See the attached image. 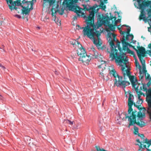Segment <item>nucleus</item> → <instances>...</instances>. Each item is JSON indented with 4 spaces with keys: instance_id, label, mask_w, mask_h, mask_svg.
<instances>
[{
    "instance_id": "obj_6",
    "label": "nucleus",
    "mask_w": 151,
    "mask_h": 151,
    "mask_svg": "<svg viewBox=\"0 0 151 151\" xmlns=\"http://www.w3.org/2000/svg\"><path fill=\"white\" fill-rule=\"evenodd\" d=\"M70 44L73 45V47L76 48L77 47L79 48L78 54L80 58L79 60L84 63L85 60V49L81 45L80 43L75 40H72L70 41Z\"/></svg>"
},
{
    "instance_id": "obj_20",
    "label": "nucleus",
    "mask_w": 151,
    "mask_h": 151,
    "mask_svg": "<svg viewBox=\"0 0 151 151\" xmlns=\"http://www.w3.org/2000/svg\"><path fill=\"white\" fill-rule=\"evenodd\" d=\"M135 124H137L141 127H143L145 125V123L143 121L142 118L137 119V120L136 119V123H135Z\"/></svg>"
},
{
    "instance_id": "obj_41",
    "label": "nucleus",
    "mask_w": 151,
    "mask_h": 151,
    "mask_svg": "<svg viewBox=\"0 0 151 151\" xmlns=\"http://www.w3.org/2000/svg\"><path fill=\"white\" fill-rule=\"evenodd\" d=\"M136 67H137L139 69V70H141V66L140 65L138 62H136Z\"/></svg>"
},
{
    "instance_id": "obj_50",
    "label": "nucleus",
    "mask_w": 151,
    "mask_h": 151,
    "mask_svg": "<svg viewBox=\"0 0 151 151\" xmlns=\"http://www.w3.org/2000/svg\"><path fill=\"white\" fill-rule=\"evenodd\" d=\"M148 47L151 50V44L150 43L148 45Z\"/></svg>"
},
{
    "instance_id": "obj_18",
    "label": "nucleus",
    "mask_w": 151,
    "mask_h": 151,
    "mask_svg": "<svg viewBox=\"0 0 151 151\" xmlns=\"http://www.w3.org/2000/svg\"><path fill=\"white\" fill-rule=\"evenodd\" d=\"M34 2H36V0H32V1H27L26 2H25L22 3L23 5H26L27 6H28L31 4V6L30 8H28V10L29 11V12L30 11L33 9V6L34 5Z\"/></svg>"
},
{
    "instance_id": "obj_4",
    "label": "nucleus",
    "mask_w": 151,
    "mask_h": 151,
    "mask_svg": "<svg viewBox=\"0 0 151 151\" xmlns=\"http://www.w3.org/2000/svg\"><path fill=\"white\" fill-rule=\"evenodd\" d=\"M109 74L111 77H114L115 78L114 80V86L117 87L122 86L123 87L125 88L130 84L129 82L122 80V77L119 76L115 70L114 68L110 70Z\"/></svg>"
},
{
    "instance_id": "obj_16",
    "label": "nucleus",
    "mask_w": 151,
    "mask_h": 151,
    "mask_svg": "<svg viewBox=\"0 0 151 151\" xmlns=\"http://www.w3.org/2000/svg\"><path fill=\"white\" fill-rule=\"evenodd\" d=\"M113 38V42H116V45L117 46L119 50L120 51V54L119 55V56L120 55H121L122 53H123L122 51V48L121 47L120 45V42L117 40L116 38V35H114V36L112 37Z\"/></svg>"
},
{
    "instance_id": "obj_52",
    "label": "nucleus",
    "mask_w": 151,
    "mask_h": 151,
    "mask_svg": "<svg viewBox=\"0 0 151 151\" xmlns=\"http://www.w3.org/2000/svg\"><path fill=\"white\" fill-rule=\"evenodd\" d=\"M119 26H120V27H124V26H125V27H128L129 26H127V25H122V26H121L120 25H119Z\"/></svg>"
},
{
    "instance_id": "obj_2",
    "label": "nucleus",
    "mask_w": 151,
    "mask_h": 151,
    "mask_svg": "<svg viewBox=\"0 0 151 151\" xmlns=\"http://www.w3.org/2000/svg\"><path fill=\"white\" fill-rule=\"evenodd\" d=\"M125 53H123L119 56L116 59L115 62L118 63L122 67L121 70L122 71V73L124 77V80L126 81L127 76H128L132 83V87L135 89V88L137 87L136 85L138 83L137 79L134 78V76H131V73L130 71V68L127 65V64L128 62V60L127 57L125 56Z\"/></svg>"
},
{
    "instance_id": "obj_62",
    "label": "nucleus",
    "mask_w": 151,
    "mask_h": 151,
    "mask_svg": "<svg viewBox=\"0 0 151 151\" xmlns=\"http://www.w3.org/2000/svg\"><path fill=\"white\" fill-rule=\"evenodd\" d=\"M83 9H85V4H84L83 5Z\"/></svg>"
},
{
    "instance_id": "obj_48",
    "label": "nucleus",
    "mask_w": 151,
    "mask_h": 151,
    "mask_svg": "<svg viewBox=\"0 0 151 151\" xmlns=\"http://www.w3.org/2000/svg\"><path fill=\"white\" fill-rule=\"evenodd\" d=\"M137 106V108H138V109L139 110H142V108H140V105L139 104H139H138Z\"/></svg>"
},
{
    "instance_id": "obj_46",
    "label": "nucleus",
    "mask_w": 151,
    "mask_h": 151,
    "mask_svg": "<svg viewBox=\"0 0 151 151\" xmlns=\"http://www.w3.org/2000/svg\"><path fill=\"white\" fill-rule=\"evenodd\" d=\"M151 84V82L150 81H149L147 84V87H149Z\"/></svg>"
},
{
    "instance_id": "obj_39",
    "label": "nucleus",
    "mask_w": 151,
    "mask_h": 151,
    "mask_svg": "<svg viewBox=\"0 0 151 151\" xmlns=\"http://www.w3.org/2000/svg\"><path fill=\"white\" fill-rule=\"evenodd\" d=\"M143 102V100L142 99H141L140 100H138L136 102V104L139 105H141L142 102Z\"/></svg>"
},
{
    "instance_id": "obj_3",
    "label": "nucleus",
    "mask_w": 151,
    "mask_h": 151,
    "mask_svg": "<svg viewBox=\"0 0 151 151\" xmlns=\"http://www.w3.org/2000/svg\"><path fill=\"white\" fill-rule=\"evenodd\" d=\"M63 4L66 5V8H68L69 11H74L76 13L77 16H75L73 17L74 20H76L78 17L82 16L85 19V14L80 10L81 8L79 6L75 5V2L73 0H64Z\"/></svg>"
},
{
    "instance_id": "obj_25",
    "label": "nucleus",
    "mask_w": 151,
    "mask_h": 151,
    "mask_svg": "<svg viewBox=\"0 0 151 151\" xmlns=\"http://www.w3.org/2000/svg\"><path fill=\"white\" fill-rule=\"evenodd\" d=\"M22 1L21 0H17L16 1H14V6H17L19 7L20 6L21 7V6H23L22 5L23 4Z\"/></svg>"
},
{
    "instance_id": "obj_63",
    "label": "nucleus",
    "mask_w": 151,
    "mask_h": 151,
    "mask_svg": "<svg viewBox=\"0 0 151 151\" xmlns=\"http://www.w3.org/2000/svg\"><path fill=\"white\" fill-rule=\"evenodd\" d=\"M118 22L117 21V20H116L115 21V24H116Z\"/></svg>"
},
{
    "instance_id": "obj_1",
    "label": "nucleus",
    "mask_w": 151,
    "mask_h": 151,
    "mask_svg": "<svg viewBox=\"0 0 151 151\" xmlns=\"http://www.w3.org/2000/svg\"><path fill=\"white\" fill-rule=\"evenodd\" d=\"M88 6L86 5V11H88L90 13L89 16L88 17L87 19H86L87 26H86V35L90 39L93 40V43L97 46H101L102 43L101 39L99 37L100 33L96 30V29L99 27L96 26L94 24V18L95 14L99 10L97 8L98 6L96 4L94 5L93 6L88 7Z\"/></svg>"
},
{
    "instance_id": "obj_5",
    "label": "nucleus",
    "mask_w": 151,
    "mask_h": 151,
    "mask_svg": "<svg viewBox=\"0 0 151 151\" xmlns=\"http://www.w3.org/2000/svg\"><path fill=\"white\" fill-rule=\"evenodd\" d=\"M115 35V34L108 32V42H109V44L111 46V51H108V52L110 54V57L111 58V60H113L114 58H117V57L119 56H118V50L116 49V46L114 42L112 40V37Z\"/></svg>"
},
{
    "instance_id": "obj_61",
    "label": "nucleus",
    "mask_w": 151,
    "mask_h": 151,
    "mask_svg": "<svg viewBox=\"0 0 151 151\" xmlns=\"http://www.w3.org/2000/svg\"><path fill=\"white\" fill-rule=\"evenodd\" d=\"M104 1L105 3L106 4L107 3V0H104Z\"/></svg>"
},
{
    "instance_id": "obj_9",
    "label": "nucleus",
    "mask_w": 151,
    "mask_h": 151,
    "mask_svg": "<svg viewBox=\"0 0 151 151\" xmlns=\"http://www.w3.org/2000/svg\"><path fill=\"white\" fill-rule=\"evenodd\" d=\"M134 114V112H133L129 116L128 115L127 113L124 114L125 116L122 118V120H125L127 118H128V121H129V124L128 126L129 128H130L131 126L134 125L136 123V115Z\"/></svg>"
},
{
    "instance_id": "obj_40",
    "label": "nucleus",
    "mask_w": 151,
    "mask_h": 151,
    "mask_svg": "<svg viewBox=\"0 0 151 151\" xmlns=\"http://www.w3.org/2000/svg\"><path fill=\"white\" fill-rule=\"evenodd\" d=\"M140 70V71H139V77L140 79H142L143 78L144 76H143V74H142V72L141 71V70Z\"/></svg>"
},
{
    "instance_id": "obj_30",
    "label": "nucleus",
    "mask_w": 151,
    "mask_h": 151,
    "mask_svg": "<svg viewBox=\"0 0 151 151\" xmlns=\"http://www.w3.org/2000/svg\"><path fill=\"white\" fill-rule=\"evenodd\" d=\"M142 87L141 86L139 88L140 90H142L144 91H147V88L146 87V84L145 83H143L142 82Z\"/></svg>"
},
{
    "instance_id": "obj_12",
    "label": "nucleus",
    "mask_w": 151,
    "mask_h": 151,
    "mask_svg": "<svg viewBox=\"0 0 151 151\" xmlns=\"http://www.w3.org/2000/svg\"><path fill=\"white\" fill-rule=\"evenodd\" d=\"M133 97V95L130 93H129V97L128 101V114H131V113L133 111V109L132 108L133 105H134V106L136 107L137 106V105L134 102L132 99V98Z\"/></svg>"
},
{
    "instance_id": "obj_31",
    "label": "nucleus",
    "mask_w": 151,
    "mask_h": 151,
    "mask_svg": "<svg viewBox=\"0 0 151 151\" xmlns=\"http://www.w3.org/2000/svg\"><path fill=\"white\" fill-rule=\"evenodd\" d=\"M138 58L141 64L142 65H145V60L143 59V57H140Z\"/></svg>"
},
{
    "instance_id": "obj_35",
    "label": "nucleus",
    "mask_w": 151,
    "mask_h": 151,
    "mask_svg": "<svg viewBox=\"0 0 151 151\" xmlns=\"http://www.w3.org/2000/svg\"><path fill=\"white\" fill-rule=\"evenodd\" d=\"M64 122H65L66 123L70 125H72L73 124V121L72 122L69 119L65 120Z\"/></svg>"
},
{
    "instance_id": "obj_29",
    "label": "nucleus",
    "mask_w": 151,
    "mask_h": 151,
    "mask_svg": "<svg viewBox=\"0 0 151 151\" xmlns=\"http://www.w3.org/2000/svg\"><path fill=\"white\" fill-rule=\"evenodd\" d=\"M101 62L102 63L101 65L98 66V67L99 68H102V69L104 70V69H105V66H106V65L105 64V61H101Z\"/></svg>"
},
{
    "instance_id": "obj_23",
    "label": "nucleus",
    "mask_w": 151,
    "mask_h": 151,
    "mask_svg": "<svg viewBox=\"0 0 151 151\" xmlns=\"http://www.w3.org/2000/svg\"><path fill=\"white\" fill-rule=\"evenodd\" d=\"M115 25H113L112 24H109L108 23L107 24V26L108 27V29H107V32L109 31H115Z\"/></svg>"
},
{
    "instance_id": "obj_36",
    "label": "nucleus",
    "mask_w": 151,
    "mask_h": 151,
    "mask_svg": "<svg viewBox=\"0 0 151 151\" xmlns=\"http://www.w3.org/2000/svg\"><path fill=\"white\" fill-rule=\"evenodd\" d=\"M138 136H139L142 139H143V141L145 140V137L143 134H138Z\"/></svg>"
},
{
    "instance_id": "obj_42",
    "label": "nucleus",
    "mask_w": 151,
    "mask_h": 151,
    "mask_svg": "<svg viewBox=\"0 0 151 151\" xmlns=\"http://www.w3.org/2000/svg\"><path fill=\"white\" fill-rule=\"evenodd\" d=\"M93 56L94 57V58H97L98 56V54L97 52H95Z\"/></svg>"
},
{
    "instance_id": "obj_54",
    "label": "nucleus",
    "mask_w": 151,
    "mask_h": 151,
    "mask_svg": "<svg viewBox=\"0 0 151 151\" xmlns=\"http://www.w3.org/2000/svg\"><path fill=\"white\" fill-rule=\"evenodd\" d=\"M75 2V4L76 2H77L78 1V0H73ZM80 1H83V0H80Z\"/></svg>"
},
{
    "instance_id": "obj_47",
    "label": "nucleus",
    "mask_w": 151,
    "mask_h": 151,
    "mask_svg": "<svg viewBox=\"0 0 151 151\" xmlns=\"http://www.w3.org/2000/svg\"><path fill=\"white\" fill-rule=\"evenodd\" d=\"M129 36H130V37H131V40H133V38H134V36L132 35V34H130V35H129Z\"/></svg>"
},
{
    "instance_id": "obj_32",
    "label": "nucleus",
    "mask_w": 151,
    "mask_h": 151,
    "mask_svg": "<svg viewBox=\"0 0 151 151\" xmlns=\"http://www.w3.org/2000/svg\"><path fill=\"white\" fill-rule=\"evenodd\" d=\"M99 6L103 10H104L106 8V5L104 4L103 2H101Z\"/></svg>"
},
{
    "instance_id": "obj_26",
    "label": "nucleus",
    "mask_w": 151,
    "mask_h": 151,
    "mask_svg": "<svg viewBox=\"0 0 151 151\" xmlns=\"http://www.w3.org/2000/svg\"><path fill=\"white\" fill-rule=\"evenodd\" d=\"M76 28L78 30H81L83 29V32L84 37H85V27H81L79 25H77L76 26Z\"/></svg>"
},
{
    "instance_id": "obj_8",
    "label": "nucleus",
    "mask_w": 151,
    "mask_h": 151,
    "mask_svg": "<svg viewBox=\"0 0 151 151\" xmlns=\"http://www.w3.org/2000/svg\"><path fill=\"white\" fill-rule=\"evenodd\" d=\"M142 0H137L139 5V9L141 10H144V12H145V8L147 7L150 6V8L147 9L146 11L147 12L148 17H151V1H147L144 0L141 3V1Z\"/></svg>"
},
{
    "instance_id": "obj_45",
    "label": "nucleus",
    "mask_w": 151,
    "mask_h": 151,
    "mask_svg": "<svg viewBox=\"0 0 151 151\" xmlns=\"http://www.w3.org/2000/svg\"><path fill=\"white\" fill-rule=\"evenodd\" d=\"M0 67L2 68L3 70H4L5 69H6L5 67L4 66H3L1 63H0Z\"/></svg>"
},
{
    "instance_id": "obj_17",
    "label": "nucleus",
    "mask_w": 151,
    "mask_h": 151,
    "mask_svg": "<svg viewBox=\"0 0 151 151\" xmlns=\"http://www.w3.org/2000/svg\"><path fill=\"white\" fill-rule=\"evenodd\" d=\"M9 2V4H8V6L9 9L12 11L14 9H15L16 11L18 10V9L17 6H14V2H13V0H8V3Z\"/></svg>"
},
{
    "instance_id": "obj_57",
    "label": "nucleus",
    "mask_w": 151,
    "mask_h": 151,
    "mask_svg": "<svg viewBox=\"0 0 151 151\" xmlns=\"http://www.w3.org/2000/svg\"><path fill=\"white\" fill-rule=\"evenodd\" d=\"M27 1V0H22V3H23L25 2H26Z\"/></svg>"
},
{
    "instance_id": "obj_49",
    "label": "nucleus",
    "mask_w": 151,
    "mask_h": 151,
    "mask_svg": "<svg viewBox=\"0 0 151 151\" xmlns=\"http://www.w3.org/2000/svg\"><path fill=\"white\" fill-rule=\"evenodd\" d=\"M147 51L148 52V53H149V55L151 56V50H148ZM150 63H151V61L150 62Z\"/></svg>"
},
{
    "instance_id": "obj_13",
    "label": "nucleus",
    "mask_w": 151,
    "mask_h": 151,
    "mask_svg": "<svg viewBox=\"0 0 151 151\" xmlns=\"http://www.w3.org/2000/svg\"><path fill=\"white\" fill-rule=\"evenodd\" d=\"M137 48L138 49L137 50L136 52L138 57H145V54L147 53L145 48L143 47L138 46H137Z\"/></svg>"
},
{
    "instance_id": "obj_10",
    "label": "nucleus",
    "mask_w": 151,
    "mask_h": 151,
    "mask_svg": "<svg viewBox=\"0 0 151 151\" xmlns=\"http://www.w3.org/2000/svg\"><path fill=\"white\" fill-rule=\"evenodd\" d=\"M147 93L146 101L148 104L147 113L149 114L150 119H151V88L147 89L146 91Z\"/></svg>"
},
{
    "instance_id": "obj_43",
    "label": "nucleus",
    "mask_w": 151,
    "mask_h": 151,
    "mask_svg": "<svg viewBox=\"0 0 151 151\" xmlns=\"http://www.w3.org/2000/svg\"><path fill=\"white\" fill-rule=\"evenodd\" d=\"M116 17H114L112 16H110V20H113L114 19V20H115L116 19Z\"/></svg>"
},
{
    "instance_id": "obj_56",
    "label": "nucleus",
    "mask_w": 151,
    "mask_h": 151,
    "mask_svg": "<svg viewBox=\"0 0 151 151\" xmlns=\"http://www.w3.org/2000/svg\"><path fill=\"white\" fill-rule=\"evenodd\" d=\"M121 19H118L117 20V21L118 22H121Z\"/></svg>"
},
{
    "instance_id": "obj_7",
    "label": "nucleus",
    "mask_w": 151,
    "mask_h": 151,
    "mask_svg": "<svg viewBox=\"0 0 151 151\" xmlns=\"http://www.w3.org/2000/svg\"><path fill=\"white\" fill-rule=\"evenodd\" d=\"M44 2L43 4V6H49L52 7L51 9V14L52 17H55L56 12L59 11V10H56V9H58L59 7L58 2L57 0H43Z\"/></svg>"
},
{
    "instance_id": "obj_27",
    "label": "nucleus",
    "mask_w": 151,
    "mask_h": 151,
    "mask_svg": "<svg viewBox=\"0 0 151 151\" xmlns=\"http://www.w3.org/2000/svg\"><path fill=\"white\" fill-rule=\"evenodd\" d=\"M91 56L90 55H87L86 52V63L87 65H88V62H89L91 59Z\"/></svg>"
},
{
    "instance_id": "obj_15",
    "label": "nucleus",
    "mask_w": 151,
    "mask_h": 151,
    "mask_svg": "<svg viewBox=\"0 0 151 151\" xmlns=\"http://www.w3.org/2000/svg\"><path fill=\"white\" fill-rule=\"evenodd\" d=\"M29 6H27L25 5L24 6H21L22 9H20V11L18 10H16L17 13H21V14L25 15H29V11L28 10V8Z\"/></svg>"
},
{
    "instance_id": "obj_44",
    "label": "nucleus",
    "mask_w": 151,
    "mask_h": 151,
    "mask_svg": "<svg viewBox=\"0 0 151 151\" xmlns=\"http://www.w3.org/2000/svg\"><path fill=\"white\" fill-rule=\"evenodd\" d=\"M14 17H17L19 19H20L21 18V16L19 15L18 14H15L14 15Z\"/></svg>"
},
{
    "instance_id": "obj_51",
    "label": "nucleus",
    "mask_w": 151,
    "mask_h": 151,
    "mask_svg": "<svg viewBox=\"0 0 151 151\" xmlns=\"http://www.w3.org/2000/svg\"><path fill=\"white\" fill-rule=\"evenodd\" d=\"M131 31V28L130 27H129V28H128L127 29V31L128 32H130Z\"/></svg>"
},
{
    "instance_id": "obj_19",
    "label": "nucleus",
    "mask_w": 151,
    "mask_h": 151,
    "mask_svg": "<svg viewBox=\"0 0 151 151\" xmlns=\"http://www.w3.org/2000/svg\"><path fill=\"white\" fill-rule=\"evenodd\" d=\"M136 141L139 143V144H137L135 145H138L139 146V148L140 149H145V148H147V146L146 145H144V143H143V141H142L140 142L139 139H137L136 140Z\"/></svg>"
},
{
    "instance_id": "obj_53",
    "label": "nucleus",
    "mask_w": 151,
    "mask_h": 151,
    "mask_svg": "<svg viewBox=\"0 0 151 151\" xmlns=\"http://www.w3.org/2000/svg\"><path fill=\"white\" fill-rule=\"evenodd\" d=\"M64 12V10H63L62 11V12H60V15H62L63 14V13Z\"/></svg>"
},
{
    "instance_id": "obj_64",
    "label": "nucleus",
    "mask_w": 151,
    "mask_h": 151,
    "mask_svg": "<svg viewBox=\"0 0 151 151\" xmlns=\"http://www.w3.org/2000/svg\"><path fill=\"white\" fill-rule=\"evenodd\" d=\"M136 4H137V3H134V6H135L136 7H137L136 5Z\"/></svg>"
},
{
    "instance_id": "obj_34",
    "label": "nucleus",
    "mask_w": 151,
    "mask_h": 151,
    "mask_svg": "<svg viewBox=\"0 0 151 151\" xmlns=\"http://www.w3.org/2000/svg\"><path fill=\"white\" fill-rule=\"evenodd\" d=\"M134 134H137L138 133V128L135 126L134 125Z\"/></svg>"
},
{
    "instance_id": "obj_22",
    "label": "nucleus",
    "mask_w": 151,
    "mask_h": 151,
    "mask_svg": "<svg viewBox=\"0 0 151 151\" xmlns=\"http://www.w3.org/2000/svg\"><path fill=\"white\" fill-rule=\"evenodd\" d=\"M137 111L135 110L132 112L131 114H132L133 112L134 113V114L136 115V119L137 117V119H140L142 118L143 117L141 111H139L137 113Z\"/></svg>"
},
{
    "instance_id": "obj_58",
    "label": "nucleus",
    "mask_w": 151,
    "mask_h": 151,
    "mask_svg": "<svg viewBox=\"0 0 151 151\" xmlns=\"http://www.w3.org/2000/svg\"><path fill=\"white\" fill-rule=\"evenodd\" d=\"M136 51V50H137V49L134 47V46H133V47H132Z\"/></svg>"
},
{
    "instance_id": "obj_37",
    "label": "nucleus",
    "mask_w": 151,
    "mask_h": 151,
    "mask_svg": "<svg viewBox=\"0 0 151 151\" xmlns=\"http://www.w3.org/2000/svg\"><path fill=\"white\" fill-rule=\"evenodd\" d=\"M147 76H146V75H145V78L146 80H150L151 79V77H150V74H148V73H147Z\"/></svg>"
},
{
    "instance_id": "obj_60",
    "label": "nucleus",
    "mask_w": 151,
    "mask_h": 151,
    "mask_svg": "<svg viewBox=\"0 0 151 151\" xmlns=\"http://www.w3.org/2000/svg\"><path fill=\"white\" fill-rule=\"evenodd\" d=\"M146 151H151V150L150 149L147 148Z\"/></svg>"
},
{
    "instance_id": "obj_21",
    "label": "nucleus",
    "mask_w": 151,
    "mask_h": 151,
    "mask_svg": "<svg viewBox=\"0 0 151 151\" xmlns=\"http://www.w3.org/2000/svg\"><path fill=\"white\" fill-rule=\"evenodd\" d=\"M140 85V84H138V86H137V87L135 88V90L137 93V94L138 95V100H140L141 99H142L140 98L141 97V95H144V93L141 92L140 91H139V89H138L139 86Z\"/></svg>"
},
{
    "instance_id": "obj_14",
    "label": "nucleus",
    "mask_w": 151,
    "mask_h": 151,
    "mask_svg": "<svg viewBox=\"0 0 151 151\" xmlns=\"http://www.w3.org/2000/svg\"><path fill=\"white\" fill-rule=\"evenodd\" d=\"M132 42H130V43H129V42H126V44H125V45H122V50H123L124 51H127V52L128 53L133 55L134 56V57H135V55L134 52L132 51H131L128 47V46H129L130 47H133V46L130 44V43H132Z\"/></svg>"
},
{
    "instance_id": "obj_59",
    "label": "nucleus",
    "mask_w": 151,
    "mask_h": 151,
    "mask_svg": "<svg viewBox=\"0 0 151 151\" xmlns=\"http://www.w3.org/2000/svg\"><path fill=\"white\" fill-rule=\"evenodd\" d=\"M55 73L56 75H58V72L56 70L55 71Z\"/></svg>"
},
{
    "instance_id": "obj_11",
    "label": "nucleus",
    "mask_w": 151,
    "mask_h": 151,
    "mask_svg": "<svg viewBox=\"0 0 151 151\" xmlns=\"http://www.w3.org/2000/svg\"><path fill=\"white\" fill-rule=\"evenodd\" d=\"M146 13L145 12H144V10H141L140 14L139 17V19L140 20H143L145 22H147L149 25L150 26V27L148 28V30L149 32H151V18L149 19L148 17H146L145 16Z\"/></svg>"
},
{
    "instance_id": "obj_38",
    "label": "nucleus",
    "mask_w": 151,
    "mask_h": 151,
    "mask_svg": "<svg viewBox=\"0 0 151 151\" xmlns=\"http://www.w3.org/2000/svg\"><path fill=\"white\" fill-rule=\"evenodd\" d=\"M129 33H130V32H128L127 31V32H125L124 31H121L120 32V34H122V35H124L125 33H126L127 35H128L129 36V35H130V34H129Z\"/></svg>"
},
{
    "instance_id": "obj_28",
    "label": "nucleus",
    "mask_w": 151,
    "mask_h": 151,
    "mask_svg": "<svg viewBox=\"0 0 151 151\" xmlns=\"http://www.w3.org/2000/svg\"><path fill=\"white\" fill-rule=\"evenodd\" d=\"M143 142L147 144V148H149L151 145V139L150 140H149L146 138L145 140L143 141Z\"/></svg>"
},
{
    "instance_id": "obj_24",
    "label": "nucleus",
    "mask_w": 151,
    "mask_h": 151,
    "mask_svg": "<svg viewBox=\"0 0 151 151\" xmlns=\"http://www.w3.org/2000/svg\"><path fill=\"white\" fill-rule=\"evenodd\" d=\"M129 40L128 35H126V37L125 36L123 35L122 38V40H121L122 45H125V44H126V42H126V41H128Z\"/></svg>"
},
{
    "instance_id": "obj_33",
    "label": "nucleus",
    "mask_w": 151,
    "mask_h": 151,
    "mask_svg": "<svg viewBox=\"0 0 151 151\" xmlns=\"http://www.w3.org/2000/svg\"><path fill=\"white\" fill-rule=\"evenodd\" d=\"M147 70L146 69L145 65H142V72L143 73L145 74V75H147Z\"/></svg>"
},
{
    "instance_id": "obj_55",
    "label": "nucleus",
    "mask_w": 151,
    "mask_h": 151,
    "mask_svg": "<svg viewBox=\"0 0 151 151\" xmlns=\"http://www.w3.org/2000/svg\"><path fill=\"white\" fill-rule=\"evenodd\" d=\"M119 26H118V27H117V28L120 31V32L121 31H122L121 30V27H119Z\"/></svg>"
}]
</instances>
